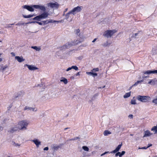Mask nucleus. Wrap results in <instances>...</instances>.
I'll return each instance as SVG.
<instances>
[{"mask_svg": "<svg viewBox=\"0 0 157 157\" xmlns=\"http://www.w3.org/2000/svg\"><path fill=\"white\" fill-rule=\"evenodd\" d=\"M49 15V13L45 11L44 12L41 14L33 18V20L38 21H40L42 19L47 18Z\"/></svg>", "mask_w": 157, "mask_h": 157, "instance_id": "1", "label": "nucleus"}, {"mask_svg": "<svg viewBox=\"0 0 157 157\" xmlns=\"http://www.w3.org/2000/svg\"><path fill=\"white\" fill-rule=\"evenodd\" d=\"M29 124V122L26 120H22L19 121L18 124L20 130L27 129V127Z\"/></svg>", "mask_w": 157, "mask_h": 157, "instance_id": "2", "label": "nucleus"}, {"mask_svg": "<svg viewBox=\"0 0 157 157\" xmlns=\"http://www.w3.org/2000/svg\"><path fill=\"white\" fill-rule=\"evenodd\" d=\"M136 99L139 101L142 102H146L149 101L150 98L148 96H142L139 95L136 97Z\"/></svg>", "mask_w": 157, "mask_h": 157, "instance_id": "3", "label": "nucleus"}, {"mask_svg": "<svg viewBox=\"0 0 157 157\" xmlns=\"http://www.w3.org/2000/svg\"><path fill=\"white\" fill-rule=\"evenodd\" d=\"M20 130L19 127L17 125H15L10 128L8 130V132L10 133H13L19 131Z\"/></svg>", "mask_w": 157, "mask_h": 157, "instance_id": "4", "label": "nucleus"}, {"mask_svg": "<svg viewBox=\"0 0 157 157\" xmlns=\"http://www.w3.org/2000/svg\"><path fill=\"white\" fill-rule=\"evenodd\" d=\"M115 32V30H107L105 32L104 35L107 38L111 37Z\"/></svg>", "mask_w": 157, "mask_h": 157, "instance_id": "5", "label": "nucleus"}, {"mask_svg": "<svg viewBox=\"0 0 157 157\" xmlns=\"http://www.w3.org/2000/svg\"><path fill=\"white\" fill-rule=\"evenodd\" d=\"M21 8L22 9H25L30 12H33L34 11L33 5H25L22 6Z\"/></svg>", "mask_w": 157, "mask_h": 157, "instance_id": "6", "label": "nucleus"}, {"mask_svg": "<svg viewBox=\"0 0 157 157\" xmlns=\"http://www.w3.org/2000/svg\"><path fill=\"white\" fill-rule=\"evenodd\" d=\"M81 9V7L78 6L76 7H75L71 11V13L73 15H75L77 13L80 12Z\"/></svg>", "mask_w": 157, "mask_h": 157, "instance_id": "7", "label": "nucleus"}, {"mask_svg": "<svg viewBox=\"0 0 157 157\" xmlns=\"http://www.w3.org/2000/svg\"><path fill=\"white\" fill-rule=\"evenodd\" d=\"M33 6L34 8L36 9H39L43 12L45 11L46 10L45 7L44 6L39 5H33Z\"/></svg>", "mask_w": 157, "mask_h": 157, "instance_id": "8", "label": "nucleus"}, {"mask_svg": "<svg viewBox=\"0 0 157 157\" xmlns=\"http://www.w3.org/2000/svg\"><path fill=\"white\" fill-rule=\"evenodd\" d=\"M143 73L145 75H149L151 74H157V70H148L146 71H144Z\"/></svg>", "mask_w": 157, "mask_h": 157, "instance_id": "9", "label": "nucleus"}, {"mask_svg": "<svg viewBox=\"0 0 157 157\" xmlns=\"http://www.w3.org/2000/svg\"><path fill=\"white\" fill-rule=\"evenodd\" d=\"M72 14L71 11L69 12L65 15V19H66L67 21L71 22L72 20V17H71L70 16V15Z\"/></svg>", "mask_w": 157, "mask_h": 157, "instance_id": "10", "label": "nucleus"}, {"mask_svg": "<svg viewBox=\"0 0 157 157\" xmlns=\"http://www.w3.org/2000/svg\"><path fill=\"white\" fill-rule=\"evenodd\" d=\"M72 14L71 11L69 12L65 15V19H66L67 21L71 22L72 20V17H71L70 16V15Z\"/></svg>", "mask_w": 157, "mask_h": 157, "instance_id": "11", "label": "nucleus"}, {"mask_svg": "<svg viewBox=\"0 0 157 157\" xmlns=\"http://www.w3.org/2000/svg\"><path fill=\"white\" fill-rule=\"evenodd\" d=\"M58 4L56 3L50 2L48 4V7H50L52 8H58Z\"/></svg>", "mask_w": 157, "mask_h": 157, "instance_id": "12", "label": "nucleus"}, {"mask_svg": "<svg viewBox=\"0 0 157 157\" xmlns=\"http://www.w3.org/2000/svg\"><path fill=\"white\" fill-rule=\"evenodd\" d=\"M26 66H27L28 69L31 71L35 70L38 69L37 67H35L32 65L26 64L24 65V67H25Z\"/></svg>", "mask_w": 157, "mask_h": 157, "instance_id": "13", "label": "nucleus"}, {"mask_svg": "<svg viewBox=\"0 0 157 157\" xmlns=\"http://www.w3.org/2000/svg\"><path fill=\"white\" fill-rule=\"evenodd\" d=\"M71 45H72L70 43L66 44L63 46H62L60 47V49L61 50H65L67 48H69Z\"/></svg>", "mask_w": 157, "mask_h": 157, "instance_id": "14", "label": "nucleus"}, {"mask_svg": "<svg viewBox=\"0 0 157 157\" xmlns=\"http://www.w3.org/2000/svg\"><path fill=\"white\" fill-rule=\"evenodd\" d=\"M122 146V144H119L113 151L110 152L111 153H115L119 151Z\"/></svg>", "mask_w": 157, "mask_h": 157, "instance_id": "15", "label": "nucleus"}, {"mask_svg": "<svg viewBox=\"0 0 157 157\" xmlns=\"http://www.w3.org/2000/svg\"><path fill=\"white\" fill-rule=\"evenodd\" d=\"M32 141L36 144L37 147H39V146L41 144V142L37 139H34L32 140Z\"/></svg>", "mask_w": 157, "mask_h": 157, "instance_id": "16", "label": "nucleus"}, {"mask_svg": "<svg viewBox=\"0 0 157 157\" xmlns=\"http://www.w3.org/2000/svg\"><path fill=\"white\" fill-rule=\"evenodd\" d=\"M64 144H60L59 145H54L52 147V148L54 149L55 150H57L58 149L60 148H61V147L64 145Z\"/></svg>", "mask_w": 157, "mask_h": 157, "instance_id": "17", "label": "nucleus"}, {"mask_svg": "<svg viewBox=\"0 0 157 157\" xmlns=\"http://www.w3.org/2000/svg\"><path fill=\"white\" fill-rule=\"evenodd\" d=\"M15 59L19 62H21L24 61L25 59L22 56H16L15 57Z\"/></svg>", "mask_w": 157, "mask_h": 157, "instance_id": "18", "label": "nucleus"}, {"mask_svg": "<svg viewBox=\"0 0 157 157\" xmlns=\"http://www.w3.org/2000/svg\"><path fill=\"white\" fill-rule=\"evenodd\" d=\"M153 134L150 132L148 130H147L144 132V137L149 136L152 135Z\"/></svg>", "mask_w": 157, "mask_h": 157, "instance_id": "19", "label": "nucleus"}, {"mask_svg": "<svg viewBox=\"0 0 157 157\" xmlns=\"http://www.w3.org/2000/svg\"><path fill=\"white\" fill-rule=\"evenodd\" d=\"M24 110H30L34 111H37V109L35 110V108H33L32 107H29L28 106H26L24 108Z\"/></svg>", "mask_w": 157, "mask_h": 157, "instance_id": "20", "label": "nucleus"}, {"mask_svg": "<svg viewBox=\"0 0 157 157\" xmlns=\"http://www.w3.org/2000/svg\"><path fill=\"white\" fill-rule=\"evenodd\" d=\"M24 95V93L22 91H20L18 93L17 95L14 98L16 99L17 98L21 97Z\"/></svg>", "mask_w": 157, "mask_h": 157, "instance_id": "21", "label": "nucleus"}, {"mask_svg": "<svg viewBox=\"0 0 157 157\" xmlns=\"http://www.w3.org/2000/svg\"><path fill=\"white\" fill-rule=\"evenodd\" d=\"M36 15L35 13L33 14L32 15L29 14L28 15H25L24 14L22 15L23 17L25 18H29L31 17H33V16H35Z\"/></svg>", "mask_w": 157, "mask_h": 157, "instance_id": "22", "label": "nucleus"}, {"mask_svg": "<svg viewBox=\"0 0 157 157\" xmlns=\"http://www.w3.org/2000/svg\"><path fill=\"white\" fill-rule=\"evenodd\" d=\"M144 82L143 80H141L140 81H137L136 82L135 84L132 85V86H137L139 84L141 83L142 82Z\"/></svg>", "mask_w": 157, "mask_h": 157, "instance_id": "23", "label": "nucleus"}, {"mask_svg": "<svg viewBox=\"0 0 157 157\" xmlns=\"http://www.w3.org/2000/svg\"><path fill=\"white\" fill-rule=\"evenodd\" d=\"M86 73L88 75H92L94 77H95L97 75V74L96 73H94L93 72H87Z\"/></svg>", "mask_w": 157, "mask_h": 157, "instance_id": "24", "label": "nucleus"}, {"mask_svg": "<svg viewBox=\"0 0 157 157\" xmlns=\"http://www.w3.org/2000/svg\"><path fill=\"white\" fill-rule=\"evenodd\" d=\"M156 81L155 79H152L149 81L148 83L151 84V85H155V82Z\"/></svg>", "mask_w": 157, "mask_h": 157, "instance_id": "25", "label": "nucleus"}, {"mask_svg": "<svg viewBox=\"0 0 157 157\" xmlns=\"http://www.w3.org/2000/svg\"><path fill=\"white\" fill-rule=\"evenodd\" d=\"M131 92H130L128 93H126L124 96V98H126L130 97L131 95Z\"/></svg>", "mask_w": 157, "mask_h": 157, "instance_id": "26", "label": "nucleus"}, {"mask_svg": "<svg viewBox=\"0 0 157 157\" xmlns=\"http://www.w3.org/2000/svg\"><path fill=\"white\" fill-rule=\"evenodd\" d=\"M111 133V132L108 130H105L104 132V135L105 136H108V135L110 134Z\"/></svg>", "mask_w": 157, "mask_h": 157, "instance_id": "27", "label": "nucleus"}, {"mask_svg": "<svg viewBox=\"0 0 157 157\" xmlns=\"http://www.w3.org/2000/svg\"><path fill=\"white\" fill-rule=\"evenodd\" d=\"M60 82H63L64 84H66L67 83L68 81L67 79L65 78H62V79L60 80Z\"/></svg>", "mask_w": 157, "mask_h": 157, "instance_id": "28", "label": "nucleus"}, {"mask_svg": "<svg viewBox=\"0 0 157 157\" xmlns=\"http://www.w3.org/2000/svg\"><path fill=\"white\" fill-rule=\"evenodd\" d=\"M111 44V43H109L108 41H106L102 44V46L104 47H106L107 46H109Z\"/></svg>", "mask_w": 157, "mask_h": 157, "instance_id": "29", "label": "nucleus"}, {"mask_svg": "<svg viewBox=\"0 0 157 157\" xmlns=\"http://www.w3.org/2000/svg\"><path fill=\"white\" fill-rule=\"evenodd\" d=\"M31 48L36 50V51H40L41 48H38L37 46H32Z\"/></svg>", "mask_w": 157, "mask_h": 157, "instance_id": "30", "label": "nucleus"}, {"mask_svg": "<svg viewBox=\"0 0 157 157\" xmlns=\"http://www.w3.org/2000/svg\"><path fill=\"white\" fill-rule=\"evenodd\" d=\"M142 33V32L141 31H139L138 33H134V35L136 37V36H139L141 35Z\"/></svg>", "mask_w": 157, "mask_h": 157, "instance_id": "31", "label": "nucleus"}, {"mask_svg": "<svg viewBox=\"0 0 157 157\" xmlns=\"http://www.w3.org/2000/svg\"><path fill=\"white\" fill-rule=\"evenodd\" d=\"M82 148L84 150L86 151H88L89 150V148L88 147L86 146H83L82 147Z\"/></svg>", "mask_w": 157, "mask_h": 157, "instance_id": "32", "label": "nucleus"}, {"mask_svg": "<svg viewBox=\"0 0 157 157\" xmlns=\"http://www.w3.org/2000/svg\"><path fill=\"white\" fill-rule=\"evenodd\" d=\"M75 33L77 35H79L80 34V30L78 29L75 31Z\"/></svg>", "mask_w": 157, "mask_h": 157, "instance_id": "33", "label": "nucleus"}, {"mask_svg": "<svg viewBox=\"0 0 157 157\" xmlns=\"http://www.w3.org/2000/svg\"><path fill=\"white\" fill-rule=\"evenodd\" d=\"M14 23L12 24H9L8 25H7L5 27V28H10L12 27L11 25H14Z\"/></svg>", "mask_w": 157, "mask_h": 157, "instance_id": "34", "label": "nucleus"}, {"mask_svg": "<svg viewBox=\"0 0 157 157\" xmlns=\"http://www.w3.org/2000/svg\"><path fill=\"white\" fill-rule=\"evenodd\" d=\"M72 69H74L76 71H78V68L76 66H72L71 67Z\"/></svg>", "mask_w": 157, "mask_h": 157, "instance_id": "35", "label": "nucleus"}, {"mask_svg": "<svg viewBox=\"0 0 157 157\" xmlns=\"http://www.w3.org/2000/svg\"><path fill=\"white\" fill-rule=\"evenodd\" d=\"M8 66L7 65L4 66V67H1V69L2 71H4L8 67Z\"/></svg>", "mask_w": 157, "mask_h": 157, "instance_id": "36", "label": "nucleus"}, {"mask_svg": "<svg viewBox=\"0 0 157 157\" xmlns=\"http://www.w3.org/2000/svg\"><path fill=\"white\" fill-rule=\"evenodd\" d=\"M131 104L132 105H135L136 104V100H132L131 101Z\"/></svg>", "mask_w": 157, "mask_h": 157, "instance_id": "37", "label": "nucleus"}, {"mask_svg": "<svg viewBox=\"0 0 157 157\" xmlns=\"http://www.w3.org/2000/svg\"><path fill=\"white\" fill-rule=\"evenodd\" d=\"M48 20H47L45 21H42V22L43 23V25H47V24H48Z\"/></svg>", "mask_w": 157, "mask_h": 157, "instance_id": "38", "label": "nucleus"}, {"mask_svg": "<svg viewBox=\"0 0 157 157\" xmlns=\"http://www.w3.org/2000/svg\"><path fill=\"white\" fill-rule=\"evenodd\" d=\"M98 94H95L94 95V96L92 97V101L94 100L95 99V98L96 97H97L98 96Z\"/></svg>", "mask_w": 157, "mask_h": 157, "instance_id": "39", "label": "nucleus"}, {"mask_svg": "<svg viewBox=\"0 0 157 157\" xmlns=\"http://www.w3.org/2000/svg\"><path fill=\"white\" fill-rule=\"evenodd\" d=\"M125 153V151H122L121 153L120 152V155H119V157H121L122 156L124 155Z\"/></svg>", "mask_w": 157, "mask_h": 157, "instance_id": "40", "label": "nucleus"}, {"mask_svg": "<svg viewBox=\"0 0 157 157\" xmlns=\"http://www.w3.org/2000/svg\"><path fill=\"white\" fill-rule=\"evenodd\" d=\"M55 21H54V20L52 19H49L48 20V23H55Z\"/></svg>", "mask_w": 157, "mask_h": 157, "instance_id": "41", "label": "nucleus"}, {"mask_svg": "<svg viewBox=\"0 0 157 157\" xmlns=\"http://www.w3.org/2000/svg\"><path fill=\"white\" fill-rule=\"evenodd\" d=\"M152 102L157 105V98L152 100Z\"/></svg>", "mask_w": 157, "mask_h": 157, "instance_id": "42", "label": "nucleus"}, {"mask_svg": "<svg viewBox=\"0 0 157 157\" xmlns=\"http://www.w3.org/2000/svg\"><path fill=\"white\" fill-rule=\"evenodd\" d=\"M157 128V126H154L151 129V131H155Z\"/></svg>", "mask_w": 157, "mask_h": 157, "instance_id": "43", "label": "nucleus"}, {"mask_svg": "<svg viewBox=\"0 0 157 157\" xmlns=\"http://www.w3.org/2000/svg\"><path fill=\"white\" fill-rule=\"evenodd\" d=\"M24 24H25L24 23H21L20 22H18L17 24H16V25H17L20 26V25H24Z\"/></svg>", "mask_w": 157, "mask_h": 157, "instance_id": "44", "label": "nucleus"}, {"mask_svg": "<svg viewBox=\"0 0 157 157\" xmlns=\"http://www.w3.org/2000/svg\"><path fill=\"white\" fill-rule=\"evenodd\" d=\"M120 152H116V153L115 155V156L116 157H117V156H119V155H120Z\"/></svg>", "mask_w": 157, "mask_h": 157, "instance_id": "45", "label": "nucleus"}, {"mask_svg": "<svg viewBox=\"0 0 157 157\" xmlns=\"http://www.w3.org/2000/svg\"><path fill=\"white\" fill-rule=\"evenodd\" d=\"M99 69L98 68H94L93 69L92 71H99Z\"/></svg>", "mask_w": 157, "mask_h": 157, "instance_id": "46", "label": "nucleus"}, {"mask_svg": "<svg viewBox=\"0 0 157 157\" xmlns=\"http://www.w3.org/2000/svg\"><path fill=\"white\" fill-rule=\"evenodd\" d=\"M79 138H80L79 137H75V138L71 139V140H75L78 139H79Z\"/></svg>", "mask_w": 157, "mask_h": 157, "instance_id": "47", "label": "nucleus"}, {"mask_svg": "<svg viewBox=\"0 0 157 157\" xmlns=\"http://www.w3.org/2000/svg\"><path fill=\"white\" fill-rule=\"evenodd\" d=\"M36 23L40 25H42L43 24L42 22H39L38 21H37V22H36Z\"/></svg>", "mask_w": 157, "mask_h": 157, "instance_id": "48", "label": "nucleus"}, {"mask_svg": "<svg viewBox=\"0 0 157 157\" xmlns=\"http://www.w3.org/2000/svg\"><path fill=\"white\" fill-rule=\"evenodd\" d=\"M12 104L10 105L8 107V110H9L10 108L12 107Z\"/></svg>", "mask_w": 157, "mask_h": 157, "instance_id": "49", "label": "nucleus"}, {"mask_svg": "<svg viewBox=\"0 0 157 157\" xmlns=\"http://www.w3.org/2000/svg\"><path fill=\"white\" fill-rule=\"evenodd\" d=\"M13 145L15 146H19V145L18 144H16L14 142H13Z\"/></svg>", "mask_w": 157, "mask_h": 157, "instance_id": "50", "label": "nucleus"}, {"mask_svg": "<svg viewBox=\"0 0 157 157\" xmlns=\"http://www.w3.org/2000/svg\"><path fill=\"white\" fill-rule=\"evenodd\" d=\"M48 150V147H46L44 148V150L47 151Z\"/></svg>", "mask_w": 157, "mask_h": 157, "instance_id": "51", "label": "nucleus"}, {"mask_svg": "<svg viewBox=\"0 0 157 157\" xmlns=\"http://www.w3.org/2000/svg\"><path fill=\"white\" fill-rule=\"evenodd\" d=\"M72 69L71 67H69L67 68V69L66 70L67 71H68Z\"/></svg>", "mask_w": 157, "mask_h": 157, "instance_id": "52", "label": "nucleus"}, {"mask_svg": "<svg viewBox=\"0 0 157 157\" xmlns=\"http://www.w3.org/2000/svg\"><path fill=\"white\" fill-rule=\"evenodd\" d=\"M133 115L132 114H130L128 116V117L131 118H133Z\"/></svg>", "mask_w": 157, "mask_h": 157, "instance_id": "53", "label": "nucleus"}, {"mask_svg": "<svg viewBox=\"0 0 157 157\" xmlns=\"http://www.w3.org/2000/svg\"><path fill=\"white\" fill-rule=\"evenodd\" d=\"M149 77V76H145V75H144L142 76V78H148V77Z\"/></svg>", "mask_w": 157, "mask_h": 157, "instance_id": "54", "label": "nucleus"}, {"mask_svg": "<svg viewBox=\"0 0 157 157\" xmlns=\"http://www.w3.org/2000/svg\"><path fill=\"white\" fill-rule=\"evenodd\" d=\"M152 146V144H148V146H147V147L148 148L151 146Z\"/></svg>", "mask_w": 157, "mask_h": 157, "instance_id": "55", "label": "nucleus"}, {"mask_svg": "<svg viewBox=\"0 0 157 157\" xmlns=\"http://www.w3.org/2000/svg\"><path fill=\"white\" fill-rule=\"evenodd\" d=\"M147 148H148L147 147H141V149H147Z\"/></svg>", "mask_w": 157, "mask_h": 157, "instance_id": "56", "label": "nucleus"}, {"mask_svg": "<svg viewBox=\"0 0 157 157\" xmlns=\"http://www.w3.org/2000/svg\"><path fill=\"white\" fill-rule=\"evenodd\" d=\"M80 72H78L75 75L76 76L79 75H80Z\"/></svg>", "mask_w": 157, "mask_h": 157, "instance_id": "57", "label": "nucleus"}, {"mask_svg": "<svg viewBox=\"0 0 157 157\" xmlns=\"http://www.w3.org/2000/svg\"><path fill=\"white\" fill-rule=\"evenodd\" d=\"M36 22H37V21H32V22H29V23H36Z\"/></svg>", "mask_w": 157, "mask_h": 157, "instance_id": "58", "label": "nucleus"}, {"mask_svg": "<svg viewBox=\"0 0 157 157\" xmlns=\"http://www.w3.org/2000/svg\"><path fill=\"white\" fill-rule=\"evenodd\" d=\"M131 38H136V36L134 35V34H133L132 36H131Z\"/></svg>", "mask_w": 157, "mask_h": 157, "instance_id": "59", "label": "nucleus"}, {"mask_svg": "<svg viewBox=\"0 0 157 157\" xmlns=\"http://www.w3.org/2000/svg\"><path fill=\"white\" fill-rule=\"evenodd\" d=\"M54 21H55V22H57V23H59L60 22V21H55L54 20Z\"/></svg>", "mask_w": 157, "mask_h": 157, "instance_id": "60", "label": "nucleus"}, {"mask_svg": "<svg viewBox=\"0 0 157 157\" xmlns=\"http://www.w3.org/2000/svg\"><path fill=\"white\" fill-rule=\"evenodd\" d=\"M96 40H97V39L96 38H95L92 41V42H93V43L94 42L96 41Z\"/></svg>", "mask_w": 157, "mask_h": 157, "instance_id": "61", "label": "nucleus"}, {"mask_svg": "<svg viewBox=\"0 0 157 157\" xmlns=\"http://www.w3.org/2000/svg\"><path fill=\"white\" fill-rule=\"evenodd\" d=\"M105 152H104V153H102V154H101V156H103L104 155H105Z\"/></svg>", "mask_w": 157, "mask_h": 157, "instance_id": "62", "label": "nucleus"}, {"mask_svg": "<svg viewBox=\"0 0 157 157\" xmlns=\"http://www.w3.org/2000/svg\"><path fill=\"white\" fill-rule=\"evenodd\" d=\"M11 54H12V55H13V56H15V54L13 52H11Z\"/></svg>", "mask_w": 157, "mask_h": 157, "instance_id": "63", "label": "nucleus"}, {"mask_svg": "<svg viewBox=\"0 0 157 157\" xmlns=\"http://www.w3.org/2000/svg\"><path fill=\"white\" fill-rule=\"evenodd\" d=\"M105 154L107 153H110V152H109V151H105Z\"/></svg>", "mask_w": 157, "mask_h": 157, "instance_id": "64", "label": "nucleus"}]
</instances>
